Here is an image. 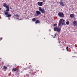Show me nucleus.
I'll list each match as a JSON object with an SVG mask.
<instances>
[{"instance_id": "6ab92c4d", "label": "nucleus", "mask_w": 77, "mask_h": 77, "mask_svg": "<svg viewBox=\"0 0 77 77\" xmlns=\"http://www.w3.org/2000/svg\"><path fill=\"white\" fill-rule=\"evenodd\" d=\"M66 49L67 50V51H68V47H67L66 48Z\"/></svg>"}, {"instance_id": "39448f33", "label": "nucleus", "mask_w": 77, "mask_h": 77, "mask_svg": "<svg viewBox=\"0 0 77 77\" xmlns=\"http://www.w3.org/2000/svg\"><path fill=\"white\" fill-rule=\"evenodd\" d=\"M39 11L42 14H44V13L45 11L44 10V9L43 8L42 9V8H41V7H39Z\"/></svg>"}, {"instance_id": "0eeeda50", "label": "nucleus", "mask_w": 77, "mask_h": 77, "mask_svg": "<svg viewBox=\"0 0 77 77\" xmlns=\"http://www.w3.org/2000/svg\"><path fill=\"white\" fill-rule=\"evenodd\" d=\"M38 5L39 6H42V5H43V2H38Z\"/></svg>"}, {"instance_id": "aec40b11", "label": "nucleus", "mask_w": 77, "mask_h": 77, "mask_svg": "<svg viewBox=\"0 0 77 77\" xmlns=\"http://www.w3.org/2000/svg\"><path fill=\"white\" fill-rule=\"evenodd\" d=\"M2 39H3V38L1 37V38H0V41H1V40H2Z\"/></svg>"}, {"instance_id": "a211bd4d", "label": "nucleus", "mask_w": 77, "mask_h": 77, "mask_svg": "<svg viewBox=\"0 0 77 77\" xmlns=\"http://www.w3.org/2000/svg\"><path fill=\"white\" fill-rule=\"evenodd\" d=\"M57 24H54V27H55V26H57Z\"/></svg>"}, {"instance_id": "9b49d317", "label": "nucleus", "mask_w": 77, "mask_h": 77, "mask_svg": "<svg viewBox=\"0 0 77 77\" xmlns=\"http://www.w3.org/2000/svg\"><path fill=\"white\" fill-rule=\"evenodd\" d=\"M40 21L39 20H37L35 22V24H38V23H40Z\"/></svg>"}, {"instance_id": "412c9836", "label": "nucleus", "mask_w": 77, "mask_h": 77, "mask_svg": "<svg viewBox=\"0 0 77 77\" xmlns=\"http://www.w3.org/2000/svg\"><path fill=\"white\" fill-rule=\"evenodd\" d=\"M33 71V69H32L30 70V71Z\"/></svg>"}, {"instance_id": "f03ea898", "label": "nucleus", "mask_w": 77, "mask_h": 77, "mask_svg": "<svg viewBox=\"0 0 77 77\" xmlns=\"http://www.w3.org/2000/svg\"><path fill=\"white\" fill-rule=\"evenodd\" d=\"M62 25H65V20L61 19H60L58 23L59 26H60Z\"/></svg>"}, {"instance_id": "2eb2a0df", "label": "nucleus", "mask_w": 77, "mask_h": 77, "mask_svg": "<svg viewBox=\"0 0 77 77\" xmlns=\"http://www.w3.org/2000/svg\"><path fill=\"white\" fill-rule=\"evenodd\" d=\"M56 35H57V33H55V35H54V36L53 37V38H56Z\"/></svg>"}, {"instance_id": "423d86ee", "label": "nucleus", "mask_w": 77, "mask_h": 77, "mask_svg": "<svg viewBox=\"0 0 77 77\" xmlns=\"http://www.w3.org/2000/svg\"><path fill=\"white\" fill-rule=\"evenodd\" d=\"M59 3L62 6H65V3L62 1V0H61L59 2Z\"/></svg>"}, {"instance_id": "20e7f679", "label": "nucleus", "mask_w": 77, "mask_h": 77, "mask_svg": "<svg viewBox=\"0 0 77 77\" xmlns=\"http://www.w3.org/2000/svg\"><path fill=\"white\" fill-rule=\"evenodd\" d=\"M58 15L60 17H61L62 18L64 17V14L62 12H60L58 13Z\"/></svg>"}, {"instance_id": "f8f14e48", "label": "nucleus", "mask_w": 77, "mask_h": 77, "mask_svg": "<svg viewBox=\"0 0 77 77\" xmlns=\"http://www.w3.org/2000/svg\"><path fill=\"white\" fill-rule=\"evenodd\" d=\"M17 70V69L16 68H13L12 71H16Z\"/></svg>"}, {"instance_id": "b1692460", "label": "nucleus", "mask_w": 77, "mask_h": 77, "mask_svg": "<svg viewBox=\"0 0 77 77\" xmlns=\"http://www.w3.org/2000/svg\"><path fill=\"white\" fill-rule=\"evenodd\" d=\"M42 1L43 2H45V0H43Z\"/></svg>"}, {"instance_id": "9d476101", "label": "nucleus", "mask_w": 77, "mask_h": 77, "mask_svg": "<svg viewBox=\"0 0 77 77\" xmlns=\"http://www.w3.org/2000/svg\"><path fill=\"white\" fill-rule=\"evenodd\" d=\"M70 17L71 18H74V14H71L70 15Z\"/></svg>"}, {"instance_id": "4be33fe9", "label": "nucleus", "mask_w": 77, "mask_h": 77, "mask_svg": "<svg viewBox=\"0 0 77 77\" xmlns=\"http://www.w3.org/2000/svg\"><path fill=\"white\" fill-rule=\"evenodd\" d=\"M15 16L16 17H19L18 15H17V14L15 15Z\"/></svg>"}, {"instance_id": "f257e3e1", "label": "nucleus", "mask_w": 77, "mask_h": 77, "mask_svg": "<svg viewBox=\"0 0 77 77\" xmlns=\"http://www.w3.org/2000/svg\"><path fill=\"white\" fill-rule=\"evenodd\" d=\"M6 3H4L3 4V6H4V7H6V9H7L6 10V11L4 12V14L6 15H8V13H9L8 12H9V6H6Z\"/></svg>"}, {"instance_id": "ddd939ff", "label": "nucleus", "mask_w": 77, "mask_h": 77, "mask_svg": "<svg viewBox=\"0 0 77 77\" xmlns=\"http://www.w3.org/2000/svg\"><path fill=\"white\" fill-rule=\"evenodd\" d=\"M12 16V15L11 14H8L7 16H6V17H11Z\"/></svg>"}, {"instance_id": "4468645a", "label": "nucleus", "mask_w": 77, "mask_h": 77, "mask_svg": "<svg viewBox=\"0 0 77 77\" xmlns=\"http://www.w3.org/2000/svg\"><path fill=\"white\" fill-rule=\"evenodd\" d=\"M66 24L67 25H68L69 24V21H67L66 22Z\"/></svg>"}, {"instance_id": "393cba45", "label": "nucleus", "mask_w": 77, "mask_h": 77, "mask_svg": "<svg viewBox=\"0 0 77 77\" xmlns=\"http://www.w3.org/2000/svg\"><path fill=\"white\" fill-rule=\"evenodd\" d=\"M65 43H66V41H65Z\"/></svg>"}, {"instance_id": "a878e982", "label": "nucleus", "mask_w": 77, "mask_h": 77, "mask_svg": "<svg viewBox=\"0 0 77 77\" xmlns=\"http://www.w3.org/2000/svg\"><path fill=\"white\" fill-rule=\"evenodd\" d=\"M1 9H2V8H0V10H1Z\"/></svg>"}, {"instance_id": "7ed1b4c3", "label": "nucleus", "mask_w": 77, "mask_h": 77, "mask_svg": "<svg viewBox=\"0 0 77 77\" xmlns=\"http://www.w3.org/2000/svg\"><path fill=\"white\" fill-rule=\"evenodd\" d=\"M54 31H56L58 32H60V31H61V29L60 28H59L57 26L55 27L54 29Z\"/></svg>"}, {"instance_id": "6e6552de", "label": "nucleus", "mask_w": 77, "mask_h": 77, "mask_svg": "<svg viewBox=\"0 0 77 77\" xmlns=\"http://www.w3.org/2000/svg\"><path fill=\"white\" fill-rule=\"evenodd\" d=\"M41 12L39 11H36V14H35V16H38L39 15H41Z\"/></svg>"}, {"instance_id": "bb28decb", "label": "nucleus", "mask_w": 77, "mask_h": 77, "mask_svg": "<svg viewBox=\"0 0 77 77\" xmlns=\"http://www.w3.org/2000/svg\"><path fill=\"white\" fill-rule=\"evenodd\" d=\"M23 1H24V0H22Z\"/></svg>"}, {"instance_id": "5701e85b", "label": "nucleus", "mask_w": 77, "mask_h": 77, "mask_svg": "<svg viewBox=\"0 0 77 77\" xmlns=\"http://www.w3.org/2000/svg\"><path fill=\"white\" fill-rule=\"evenodd\" d=\"M10 9H11V10L12 9V8L11 6L10 7Z\"/></svg>"}, {"instance_id": "dca6fc26", "label": "nucleus", "mask_w": 77, "mask_h": 77, "mask_svg": "<svg viewBox=\"0 0 77 77\" xmlns=\"http://www.w3.org/2000/svg\"><path fill=\"white\" fill-rule=\"evenodd\" d=\"M36 18H34L33 19H32V21H36Z\"/></svg>"}, {"instance_id": "f3484780", "label": "nucleus", "mask_w": 77, "mask_h": 77, "mask_svg": "<svg viewBox=\"0 0 77 77\" xmlns=\"http://www.w3.org/2000/svg\"><path fill=\"white\" fill-rule=\"evenodd\" d=\"M3 69H7V67L5 66H4V68Z\"/></svg>"}, {"instance_id": "1a4fd4ad", "label": "nucleus", "mask_w": 77, "mask_h": 77, "mask_svg": "<svg viewBox=\"0 0 77 77\" xmlns=\"http://www.w3.org/2000/svg\"><path fill=\"white\" fill-rule=\"evenodd\" d=\"M73 24L74 26H77V22L76 21H74L73 22Z\"/></svg>"}]
</instances>
